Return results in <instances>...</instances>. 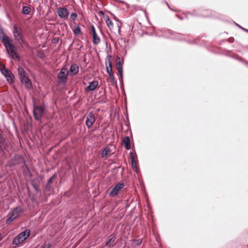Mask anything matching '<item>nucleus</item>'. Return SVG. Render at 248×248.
Here are the masks:
<instances>
[{
  "instance_id": "obj_1",
  "label": "nucleus",
  "mask_w": 248,
  "mask_h": 248,
  "mask_svg": "<svg viewBox=\"0 0 248 248\" xmlns=\"http://www.w3.org/2000/svg\"><path fill=\"white\" fill-rule=\"evenodd\" d=\"M0 40L5 47L9 57L13 59L19 60V56L16 52L15 46L12 44V40L4 33L3 31L1 30L0 31Z\"/></svg>"
},
{
  "instance_id": "obj_2",
  "label": "nucleus",
  "mask_w": 248,
  "mask_h": 248,
  "mask_svg": "<svg viewBox=\"0 0 248 248\" xmlns=\"http://www.w3.org/2000/svg\"><path fill=\"white\" fill-rule=\"evenodd\" d=\"M152 35L157 37H164L172 39H177L179 40H186V38L183 35L178 33H174L172 31L164 29H156L154 27Z\"/></svg>"
},
{
  "instance_id": "obj_3",
  "label": "nucleus",
  "mask_w": 248,
  "mask_h": 248,
  "mask_svg": "<svg viewBox=\"0 0 248 248\" xmlns=\"http://www.w3.org/2000/svg\"><path fill=\"white\" fill-rule=\"evenodd\" d=\"M12 32L14 39L18 45L21 47H23V45L29 46V44L25 39L21 28L18 27L16 24H15L13 25Z\"/></svg>"
},
{
  "instance_id": "obj_4",
  "label": "nucleus",
  "mask_w": 248,
  "mask_h": 248,
  "mask_svg": "<svg viewBox=\"0 0 248 248\" xmlns=\"http://www.w3.org/2000/svg\"><path fill=\"white\" fill-rule=\"evenodd\" d=\"M17 73L21 83L24 84L27 89H30L32 87L31 81L22 66L18 67Z\"/></svg>"
},
{
  "instance_id": "obj_5",
  "label": "nucleus",
  "mask_w": 248,
  "mask_h": 248,
  "mask_svg": "<svg viewBox=\"0 0 248 248\" xmlns=\"http://www.w3.org/2000/svg\"><path fill=\"white\" fill-rule=\"evenodd\" d=\"M23 211V210L20 206H17L13 208L9 214V217L6 220V224H10L12 223L15 219L20 215Z\"/></svg>"
},
{
  "instance_id": "obj_6",
  "label": "nucleus",
  "mask_w": 248,
  "mask_h": 248,
  "mask_svg": "<svg viewBox=\"0 0 248 248\" xmlns=\"http://www.w3.org/2000/svg\"><path fill=\"white\" fill-rule=\"evenodd\" d=\"M30 231L28 229H26L23 232L19 233L16 236L13 240V244L17 245L19 244L24 241L30 235Z\"/></svg>"
},
{
  "instance_id": "obj_7",
  "label": "nucleus",
  "mask_w": 248,
  "mask_h": 248,
  "mask_svg": "<svg viewBox=\"0 0 248 248\" xmlns=\"http://www.w3.org/2000/svg\"><path fill=\"white\" fill-rule=\"evenodd\" d=\"M0 71L9 84H12L14 82L15 76L14 74L12 73L11 71L8 70L6 67L5 65H1V67L0 68Z\"/></svg>"
},
{
  "instance_id": "obj_8",
  "label": "nucleus",
  "mask_w": 248,
  "mask_h": 248,
  "mask_svg": "<svg viewBox=\"0 0 248 248\" xmlns=\"http://www.w3.org/2000/svg\"><path fill=\"white\" fill-rule=\"evenodd\" d=\"M68 71L65 67H63L57 75V78L59 83L65 84L67 80Z\"/></svg>"
},
{
  "instance_id": "obj_9",
  "label": "nucleus",
  "mask_w": 248,
  "mask_h": 248,
  "mask_svg": "<svg viewBox=\"0 0 248 248\" xmlns=\"http://www.w3.org/2000/svg\"><path fill=\"white\" fill-rule=\"evenodd\" d=\"M85 119V124L88 129L92 127L95 121L94 114L92 112L87 113L84 117Z\"/></svg>"
},
{
  "instance_id": "obj_10",
  "label": "nucleus",
  "mask_w": 248,
  "mask_h": 248,
  "mask_svg": "<svg viewBox=\"0 0 248 248\" xmlns=\"http://www.w3.org/2000/svg\"><path fill=\"white\" fill-rule=\"evenodd\" d=\"M44 109L42 107L34 106L33 113L35 120L37 121L40 120L42 117Z\"/></svg>"
},
{
  "instance_id": "obj_11",
  "label": "nucleus",
  "mask_w": 248,
  "mask_h": 248,
  "mask_svg": "<svg viewBox=\"0 0 248 248\" xmlns=\"http://www.w3.org/2000/svg\"><path fill=\"white\" fill-rule=\"evenodd\" d=\"M124 186V184L123 183H118L114 187H113L108 193L109 196L114 197L118 194L119 191Z\"/></svg>"
},
{
  "instance_id": "obj_12",
  "label": "nucleus",
  "mask_w": 248,
  "mask_h": 248,
  "mask_svg": "<svg viewBox=\"0 0 248 248\" xmlns=\"http://www.w3.org/2000/svg\"><path fill=\"white\" fill-rule=\"evenodd\" d=\"M110 58V55H108L105 59L106 64L107 66V72L109 76L110 75H113L112 72V64Z\"/></svg>"
},
{
  "instance_id": "obj_13",
  "label": "nucleus",
  "mask_w": 248,
  "mask_h": 248,
  "mask_svg": "<svg viewBox=\"0 0 248 248\" xmlns=\"http://www.w3.org/2000/svg\"><path fill=\"white\" fill-rule=\"evenodd\" d=\"M58 15L61 18H65L68 17L69 12L67 8L61 7L58 9Z\"/></svg>"
},
{
  "instance_id": "obj_14",
  "label": "nucleus",
  "mask_w": 248,
  "mask_h": 248,
  "mask_svg": "<svg viewBox=\"0 0 248 248\" xmlns=\"http://www.w3.org/2000/svg\"><path fill=\"white\" fill-rule=\"evenodd\" d=\"M7 147V143L3 135V133L0 131V150L3 151Z\"/></svg>"
},
{
  "instance_id": "obj_15",
  "label": "nucleus",
  "mask_w": 248,
  "mask_h": 248,
  "mask_svg": "<svg viewBox=\"0 0 248 248\" xmlns=\"http://www.w3.org/2000/svg\"><path fill=\"white\" fill-rule=\"evenodd\" d=\"M116 68L118 72V75L120 77L119 80L123 81V65L120 61L117 62Z\"/></svg>"
},
{
  "instance_id": "obj_16",
  "label": "nucleus",
  "mask_w": 248,
  "mask_h": 248,
  "mask_svg": "<svg viewBox=\"0 0 248 248\" xmlns=\"http://www.w3.org/2000/svg\"><path fill=\"white\" fill-rule=\"evenodd\" d=\"M98 85V81L94 80L90 83L89 85L86 88L85 90L87 92H91L94 90Z\"/></svg>"
},
{
  "instance_id": "obj_17",
  "label": "nucleus",
  "mask_w": 248,
  "mask_h": 248,
  "mask_svg": "<svg viewBox=\"0 0 248 248\" xmlns=\"http://www.w3.org/2000/svg\"><path fill=\"white\" fill-rule=\"evenodd\" d=\"M68 73H71V75L74 76L77 75L79 71V67L76 64H72L69 70Z\"/></svg>"
},
{
  "instance_id": "obj_18",
  "label": "nucleus",
  "mask_w": 248,
  "mask_h": 248,
  "mask_svg": "<svg viewBox=\"0 0 248 248\" xmlns=\"http://www.w3.org/2000/svg\"><path fill=\"white\" fill-rule=\"evenodd\" d=\"M123 144L125 147V149L129 150L130 149V141L128 137H125L123 140Z\"/></svg>"
},
{
  "instance_id": "obj_19",
  "label": "nucleus",
  "mask_w": 248,
  "mask_h": 248,
  "mask_svg": "<svg viewBox=\"0 0 248 248\" xmlns=\"http://www.w3.org/2000/svg\"><path fill=\"white\" fill-rule=\"evenodd\" d=\"M130 160L131 162V167L132 169L135 171H137L136 163L135 161L134 154L132 152L130 153Z\"/></svg>"
},
{
  "instance_id": "obj_20",
  "label": "nucleus",
  "mask_w": 248,
  "mask_h": 248,
  "mask_svg": "<svg viewBox=\"0 0 248 248\" xmlns=\"http://www.w3.org/2000/svg\"><path fill=\"white\" fill-rule=\"evenodd\" d=\"M116 238V237L115 234L114 233L111 234L109 236V238L108 240V241L106 242L105 246H110L111 244L115 242Z\"/></svg>"
},
{
  "instance_id": "obj_21",
  "label": "nucleus",
  "mask_w": 248,
  "mask_h": 248,
  "mask_svg": "<svg viewBox=\"0 0 248 248\" xmlns=\"http://www.w3.org/2000/svg\"><path fill=\"white\" fill-rule=\"evenodd\" d=\"M31 185L34 190L37 191L39 187V183L38 179L36 178V179H33L31 180Z\"/></svg>"
},
{
  "instance_id": "obj_22",
  "label": "nucleus",
  "mask_w": 248,
  "mask_h": 248,
  "mask_svg": "<svg viewBox=\"0 0 248 248\" xmlns=\"http://www.w3.org/2000/svg\"><path fill=\"white\" fill-rule=\"evenodd\" d=\"M111 152L110 149L108 147H106L104 148L103 150L102 153H101V156L102 157H104L105 156H107Z\"/></svg>"
},
{
  "instance_id": "obj_23",
  "label": "nucleus",
  "mask_w": 248,
  "mask_h": 248,
  "mask_svg": "<svg viewBox=\"0 0 248 248\" xmlns=\"http://www.w3.org/2000/svg\"><path fill=\"white\" fill-rule=\"evenodd\" d=\"M105 19H106V23L107 24V26L110 30H111L113 28V23H112V21L110 19V18H109V17L108 16H107L105 17Z\"/></svg>"
},
{
  "instance_id": "obj_24",
  "label": "nucleus",
  "mask_w": 248,
  "mask_h": 248,
  "mask_svg": "<svg viewBox=\"0 0 248 248\" xmlns=\"http://www.w3.org/2000/svg\"><path fill=\"white\" fill-rule=\"evenodd\" d=\"M31 11V9L30 7L27 6H24L22 9V13L24 15H28Z\"/></svg>"
},
{
  "instance_id": "obj_25",
  "label": "nucleus",
  "mask_w": 248,
  "mask_h": 248,
  "mask_svg": "<svg viewBox=\"0 0 248 248\" xmlns=\"http://www.w3.org/2000/svg\"><path fill=\"white\" fill-rule=\"evenodd\" d=\"M93 36V43L95 45H97L100 43V40L97 34H94Z\"/></svg>"
},
{
  "instance_id": "obj_26",
  "label": "nucleus",
  "mask_w": 248,
  "mask_h": 248,
  "mask_svg": "<svg viewBox=\"0 0 248 248\" xmlns=\"http://www.w3.org/2000/svg\"><path fill=\"white\" fill-rule=\"evenodd\" d=\"M73 32L75 34L78 35L82 34L81 29L79 26L76 27L73 30Z\"/></svg>"
},
{
  "instance_id": "obj_27",
  "label": "nucleus",
  "mask_w": 248,
  "mask_h": 248,
  "mask_svg": "<svg viewBox=\"0 0 248 248\" xmlns=\"http://www.w3.org/2000/svg\"><path fill=\"white\" fill-rule=\"evenodd\" d=\"M110 83L112 85H116L117 82L115 80V78L113 75H110Z\"/></svg>"
},
{
  "instance_id": "obj_28",
  "label": "nucleus",
  "mask_w": 248,
  "mask_h": 248,
  "mask_svg": "<svg viewBox=\"0 0 248 248\" xmlns=\"http://www.w3.org/2000/svg\"><path fill=\"white\" fill-rule=\"evenodd\" d=\"M77 16L78 14L76 13H73L71 15L70 18L72 21H74L76 20Z\"/></svg>"
},
{
  "instance_id": "obj_29",
  "label": "nucleus",
  "mask_w": 248,
  "mask_h": 248,
  "mask_svg": "<svg viewBox=\"0 0 248 248\" xmlns=\"http://www.w3.org/2000/svg\"><path fill=\"white\" fill-rule=\"evenodd\" d=\"M51 186L49 184L47 183L46 186H45V190L49 191L51 189Z\"/></svg>"
},
{
  "instance_id": "obj_30",
  "label": "nucleus",
  "mask_w": 248,
  "mask_h": 248,
  "mask_svg": "<svg viewBox=\"0 0 248 248\" xmlns=\"http://www.w3.org/2000/svg\"><path fill=\"white\" fill-rule=\"evenodd\" d=\"M55 174H53L47 181V183L50 184L53 180V179L55 177Z\"/></svg>"
},
{
  "instance_id": "obj_31",
  "label": "nucleus",
  "mask_w": 248,
  "mask_h": 248,
  "mask_svg": "<svg viewBox=\"0 0 248 248\" xmlns=\"http://www.w3.org/2000/svg\"><path fill=\"white\" fill-rule=\"evenodd\" d=\"M91 29H92V33H93V35L97 34L95 31V28L94 27V26L93 25H92L91 26Z\"/></svg>"
},
{
  "instance_id": "obj_32",
  "label": "nucleus",
  "mask_w": 248,
  "mask_h": 248,
  "mask_svg": "<svg viewBox=\"0 0 248 248\" xmlns=\"http://www.w3.org/2000/svg\"><path fill=\"white\" fill-rule=\"evenodd\" d=\"M50 244H47L46 245L43 246L42 248H50Z\"/></svg>"
},
{
  "instance_id": "obj_33",
  "label": "nucleus",
  "mask_w": 248,
  "mask_h": 248,
  "mask_svg": "<svg viewBox=\"0 0 248 248\" xmlns=\"http://www.w3.org/2000/svg\"><path fill=\"white\" fill-rule=\"evenodd\" d=\"M238 27H239L240 28H241L242 30H243V31H246V32H248V30H247V29H245V28H243L242 27H241V26H239V25H238Z\"/></svg>"
},
{
  "instance_id": "obj_34",
  "label": "nucleus",
  "mask_w": 248,
  "mask_h": 248,
  "mask_svg": "<svg viewBox=\"0 0 248 248\" xmlns=\"http://www.w3.org/2000/svg\"><path fill=\"white\" fill-rule=\"evenodd\" d=\"M137 241V243H138V244H140L142 242V241L140 239H138Z\"/></svg>"
},
{
  "instance_id": "obj_35",
  "label": "nucleus",
  "mask_w": 248,
  "mask_h": 248,
  "mask_svg": "<svg viewBox=\"0 0 248 248\" xmlns=\"http://www.w3.org/2000/svg\"><path fill=\"white\" fill-rule=\"evenodd\" d=\"M43 56H44V54L43 53L42 56V55H40V56H39V57L42 58H43Z\"/></svg>"
},
{
  "instance_id": "obj_36",
  "label": "nucleus",
  "mask_w": 248,
  "mask_h": 248,
  "mask_svg": "<svg viewBox=\"0 0 248 248\" xmlns=\"http://www.w3.org/2000/svg\"><path fill=\"white\" fill-rule=\"evenodd\" d=\"M43 56H44V54L43 53L42 56V55H40V56H39V57L42 58H43Z\"/></svg>"
},
{
  "instance_id": "obj_37",
  "label": "nucleus",
  "mask_w": 248,
  "mask_h": 248,
  "mask_svg": "<svg viewBox=\"0 0 248 248\" xmlns=\"http://www.w3.org/2000/svg\"><path fill=\"white\" fill-rule=\"evenodd\" d=\"M166 3H167V4L168 6L169 7V8L170 9H171V8H170V6H169V5L168 3L167 2H166Z\"/></svg>"
},
{
  "instance_id": "obj_38",
  "label": "nucleus",
  "mask_w": 248,
  "mask_h": 248,
  "mask_svg": "<svg viewBox=\"0 0 248 248\" xmlns=\"http://www.w3.org/2000/svg\"><path fill=\"white\" fill-rule=\"evenodd\" d=\"M193 15H195V16H197H197H200L199 15H197V14H196V13H193Z\"/></svg>"
},
{
  "instance_id": "obj_39",
  "label": "nucleus",
  "mask_w": 248,
  "mask_h": 248,
  "mask_svg": "<svg viewBox=\"0 0 248 248\" xmlns=\"http://www.w3.org/2000/svg\"><path fill=\"white\" fill-rule=\"evenodd\" d=\"M3 31V29L1 27H0V31Z\"/></svg>"
},
{
  "instance_id": "obj_40",
  "label": "nucleus",
  "mask_w": 248,
  "mask_h": 248,
  "mask_svg": "<svg viewBox=\"0 0 248 248\" xmlns=\"http://www.w3.org/2000/svg\"><path fill=\"white\" fill-rule=\"evenodd\" d=\"M2 237H1V234L0 233V240L1 239Z\"/></svg>"
},
{
  "instance_id": "obj_41",
  "label": "nucleus",
  "mask_w": 248,
  "mask_h": 248,
  "mask_svg": "<svg viewBox=\"0 0 248 248\" xmlns=\"http://www.w3.org/2000/svg\"><path fill=\"white\" fill-rule=\"evenodd\" d=\"M246 64L247 66L248 67V63H246Z\"/></svg>"
}]
</instances>
